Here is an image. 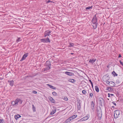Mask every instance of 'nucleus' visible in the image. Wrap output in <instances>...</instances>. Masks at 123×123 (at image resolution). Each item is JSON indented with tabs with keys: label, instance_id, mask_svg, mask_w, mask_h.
I'll list each match as a JSON object with an SVG mask.
<instances>
[{
	"label": "nucleus",
	"instance_id": "obj_1",
	"mask_svg": "<svg viewBox=\"0 0 123 123\" xmlns=\"http://www.w3.org/2000/svg\"><path fill=\"white\" fill-rule=\"evenodd\" d=\"M120 114V111L119 110H116L114 111V116L115 119L118 118Z\"/></svg>",
	"mask_w": 123,
	"mask_h": 123
},
{
	"label": "nucleus",
	"instance_id": "obj_2",
	"mask_svg": "<svg viewBox=\"0 0 123 123\" xmlns=\"http://www.w3.org/2000/svg\"><path fill=\"white\" fill-rule=\"evenodd\" d=\"M40 41L41 42L44 43H50L51 41L48 37L46 38L41 39H40Z\"/></svg>",
	"mask_w": 123,
	"mask_h": 123
},
{
	"label": "nucleus",
	"instance_id": "obj_3",
	"mask_svg": "<svg viewBox=\"0 0 123 123\" xmlns=\"http://www.w3.org/2000/svg\"><path fill=\"white\" fill-rule=\"evenodd\" d=\"M98 18L96 17V15H95L92 18V20L91 22L92 23H98Z\"/></svg>",
	"mask_w": 123,
	"mask_h": 123
},
{
	"label": "nucleus",
	"instance_id": "obj_4",
	"mask_svg": "<svg viewBox=\"0 0 123 123\" xmlns=\"http://www.w3.org/2000/svg\"><path fill=\"white\" fill-rule=\"evenodd\" d=\"M51 32V31H49V30L46 31L44 33V37H46L47 36H49L50 35V33Z\"/></svg>",
	"mask_w": 123,
	"mask_h": 123
},
{
	"label": "nucleus",
	"instance_id": "obj_5",
	"mask_svg": "<svg viewBox=\"0 0 123 123\" xmlns=\"http://www.w3.org/2000/svg\"><path fill=\"white\" fill-rule=\"evenodd\" d=\"M104 102L105 101L102 98L100 97L99 98V104L101 106L102 104H104Z\"/></svg>",
	"mask_w": 123,
	"mask_h": 123
},
{
	"label": "nucleus",
	"instance_id": "obj_6",
	"mask_svg": "<svg viewBox=\"0 0 123 123\" xmlns=\"http://www.w3.org/2000/svg\"><path fill=\"white\" fill-rule=\"evenodd\" d=\"M77 105L78 109L79 110H80L81 108L80 101L79 99H77Z\"/></svg>",
	"mask_w": 123,
	"mask_h": 123
},
{
	"label": "nucleus",
	"instance_id": "obj_7",
	"mask_svg": "<svg viewBox=\"0 0 123 123\" xmlns=\"http://www.w3.org/2000/svg\"><path fill=\"white\" fill-rule=\"evenodd\" d=\"M28 53H26L24 54L23 56L21 59L20 60V61L21 62L23 60H25L26 59L28 55Z\"/></svg>",
	"mask_w": 123,
	"mask_h": 123
},
{
	"label": "nucleus",
	"instance_id": "obj_8",
	"mask_svg": "<svg viewBox=\"0 0 123 123\" xmlns=\"http://www.w3.org/2000/svg\"><path fill=\"white\" fill-rule=\"evenodd\" d=\"M109 76L107 74H106L104 76L103 78V81L105 82H106L108 80L109 78H108Z\"/></svg>",
	"mask_w": 123,
	"mask_h": 123
},
{
	"label": "nucleus",
	"instance_id": "obj_9",
	"mask_svg": "<svg viewBox=\"0 0 123 123\" xmlns=\"http://www.w3.org/2000/svg\"><path fill=\"white\" fill-rule=\"evenodd\" d=\"M89 118V117L87 116H86L83 117V118L81 119L78 121V122H80L84 121H86Z\"/></svg>",
	"mask_w": 123,
	"mask_h": 123
},
{
	"label": "nucleus",
	"instance_id": "obj_10",
	"mask_svg": "<svg viewBox=\"0 0 123 123\" xmlns=\"http://www.w3.org/2000/svg\"><path fill=\"white\" fill-rule=\"evenodd\" d=\"M95 107V106L94 104V102L93 101H92L91 102V109L94 111V108Z\"/></svg>",
	"mask_w": 123,
	"mask_h": 123
},
{
	"label": "nucleus",
	"instance_id": "obj_11",
	"mask_svg": "<svg viewBox=\"0 0 123 123\" xmlns=\"http://www.w3.org/2000/svg\"><path fill=\"white\" fill-rule=\"evenodd\" d=\"M65 74L69 76L74 75V74L73 73L67 71L65 72Z\"/></svg>",
	"mask_w": 123,
	"mask_h": 123
},
{
	"label": "nucleus",
	"instance_id": "obj_12",
	"mask_svg": "<svg viewBox=\"0 0 123 123\" xmlns=\"http://www.w3.org/2000/svg\"><path fill=\"white\" fill-rule=\"evenodd\" d=\"M7 82H8L9 83V85L11 86H12L14 84V82L13 80H8Z\"/></svg>",
	"mask_w": 123,
	"mask_h": 123
},
{
	"label": "nucleus",
	"instance_id": "obj_13",
	"mask_svg": "<svg viewBox=\"0 0 123 123\" xmlns=\"http://www.w3.org/2000/svg\"><path fill=\"white\" fill-rule=\"evenodd\" d=\"M92 23V26L94 29H96L98 25V23Z\"/></svg>",
	"mask_w": 123,
	"mask_h": 123
},
{
	"label": "nucleus",
	"instance_id": "obj_14",
	"mask_svg": "<svg viewBox=\"0 0 123 123\" xmlns=\"http://www.w3.org/2000/svg\"><path fill=\"white\" fill-rule=\"evenodd\" d=\"M49 99L51 102L53 103H55V100L52 97H49Z\"/></svg>",
	"mask_w": 123,
	"mask_h": 123
},
{
	"label": "nucleus",
	"instance_id": "obj_15",
	"mask_svg": "<svg viewBox=\"0 0 123 123\" xmlns=\"http://www.w3.org/2000/svg\"><path fill=\"white\" fill-rule=\"evenodd\" d=\"M96 59H90L89 60V63H90L93 64L96 61Z\"/></svg>",
	"mask_w": 123,
	"mask_h": 123
},
{
	"label": "nucleus",
	"instance_id": "obj_16",
	"mask_svg": "<svg viewBox=\"0 0 123 123\" xmlns=\"http://www.w3.org/2000/svg\"><path fill=\"white\" fill-rule=\"evenodd\" d=\"M110 84L109 86H111V87H113L115 86V83L113 82L112 81H111L110 82Z\"/></svg>",
	"mask_w": 123,
	"mask_h": 123
},
{
	"label": "nucleus",
	"instance_id": "obj_17",
	"mask_svg": "<svg viewBox=\"0 0 123 123\" xmlns=\"http://www.w3.org/2000/svg\"><path fill=\"white\" fill-rule=\"evenodd\" d=\"M51 66H46L45 68H44V71H45L49 70Z\"/></svg>",
	"mask_w": 123,
	"mask_h": 123
},
{
	"label": "nucleus",
	"instance_id": "obj_18",
	"mask_svg": "<svg viewBox=\"0 0 123 123\" xmlns=\"http://www.w3.org/2000/svg\"><path fill=\"white\" fill-rule=\"evenodd\" d=\"M92 92V91L91 89H90L89 90H88V93L89 95L90 96L91 98H92L93 95Z\"/></svg>",
	"mask_w": 123,
	"mask_h": 123
},
{
	"label": "nucleus",
	"instance_id": "obj_19",
	"mask_svg": "<svg viewBox=\"0 0 123 123\" xmlns=\"http://www.w3.org/2000/svg\"><path fill=\"white\" fill-rule=\"evenodd\" d=\"M97 114L102 113V110L100 107L99 108V109L97 108Z\"/></svg>",
	"mask_w": 123,
	"mask_h": 123
},
{
	"label": "nucleus",
	"instance_id": "obj_20",
	"mask_svg": "<svg viewBox=\"0 0 123 123\" xmlns=\"http://www.w3.org/2000/svg\"><path fill=\"white\" fill-rule=\"evenodd\" d=\"M45 66H51L50 62L49 61H47L46 62Z\"/></svg>",
	"mask_w": 123,
	"mask_h": 123
},
{
	"label": "nucleus",
	"instance_id": "obj_21",
	"mask_svg": "<svg viewBox=\"0 0 123 123\" xmlns=\"http://www.w3.org/2000/svg\"><path fill=\"white\" fill-rule=\"evenodd\" d=\"M97 114V117H98V120H100L101 119V117L102 115V113L98 114Z\"/></svg>",
	"mask_w": 123,
	"mask_h": 123
},
{
	"label": "nucleus",
	"instance_id": "obj_22",
	"mask_svg": "<svg viewBox=\"0 0 123 123\" xmlns=\"http://www.w3.org/2000/svg\"><path fill=\"white\" fill-rule=\"evenodd\" d=\"M71 119H72V118L71 117H70L66 120L64 122L65 123H68L72 120Z\"/></svg>",
	"mask_w": 123,
	"mask_h": 123
},
{
	"label": "nucleus",
	"instance_id": "obj_23",
	"mask_svg": "<svg viewBox=\"0 0 123 123\" xmlns=\"http://www.w3.org/2000/svg\"><path fill=\"white\" fill-rule=\"evenodd\" d=\"M106 90L108 91L109 92H111L113 90V88L110 87H107Z\"/></svg>",
	"mask_w": 123,
	"mask_h": 123
},
{
	"label": "nucleus",
	"instance_id": "obj_24",
	"mask_svg": "<svg viewBox=\"0 0 123 123\" xmlns=\"http://www.w3.org/2000/svg\"><path fill=\"white\" fill-rule=\"evenodd\" d=\"M21 117V116L19 114L15 115L14 116L16 120L18 119L19 118Z\"/></svg>",
	"mask_w": 123,
	"mask_h": 123
},
{
	"label": "nucleus",
	"instance_id": "obj_25",
	"mask_svg": "<svg viewBox=\"0 0 123 123\" xmlns=\"http://www.w3.org/2000/svg\"><path fill=\"white\" fill-rule=\"evenodd\" d=\"M56 111V109L55 108L53 110H52L51 112L50 113V114L51 115H53L54 114V113Z\"/></svg>",
	"mask_w": 123,
	"mask_h": 123
},
{
	"label": "nucleus",
	"instance_id": "obj_26",
	"mask_svg": "<svg viewBox=\"0 0 123 123\" xmlns=\"http://www.w3.org/2000/svg\"><path fill=\"white\" fill-rule=\"evenodd\" d=\"M47 85L48 86H49V87L50 88H51L53 89H55L56 88L54 86H52V85H50L49 84H48Z\"/></svg>",
	"mask_w": 123,
	"mask_h": 123
},
{
	"label": "nucleus",
	"instance_id": "obj_27",
	"mask_svg": "<svg viewBox=\"0 0 123 123\" xmlns=\"http://www.w3.org/2000/svg\"><path fill=\"white\" fill-rule=\"evenodd\" d=\"M68 81L72 83H74L76 82V80L73 79H70L68 80Z\"/></svg>",
	"mask_w": 123,
	"mask_h": 123
},
{
	"label": "nucleus",
	"instance_id": "obj_28",
	"mask_svg": "<svg viewBox=\"0 0 123 123\" xmlns=\"http://www.w3.org/2000/svg\"><path fill=\"white\" fill-rule=\"evenodd\" d=\"M95 89L96 91L97 92H99V89L98 87L97 86H95Z\"/></svg>",
	"mask_w": 123,
	"mask_h": 123
},
{
	"label": "nucleus",
	"instance_id": "obj_29",
	"mask_svg": "<svg viewBox=\"0 0 123 123\" xmlns=\"http://www.w3.org/2000/svg\"><path fill=\"white\" fill-rule=\"evenodd\" d=\"M32 109L33 112H35L36 111V108L35 106H34V105H32Z\"/></svg>",
	"mask_w": 123,
	"mask_h": 123
},
{
	"label": "nucleus",
	"instance_id": "obj_30",
	"mask_svg": "<svg viewBox=\"0 0 123 123\" xmlns=\"http://www.w3.org/2000/svg\"><path fill=\"white\" fill-rule=\"evenodd\" d=\"M15 101V102L16 105H17L18 104V102H19V99L17 98L16 99Z\"/></svg>",
	"mask_w": 123,
	"mask_h": 123
},
{
	"label": "nucleus",
	"instance_id": "obj_31",
	"mask_svg": "<svg viewBox=\"0 0 123 123\" xmlns=\"http://www.w3.org/2000/svg\"><path fill=\"white\" fill-rule=\"evenodd\" d=\"M77 115H75L70 117L72 118L71 119L72 120L75 118L76 117H77Z\"/></svg>",
	"mask_w": 123,
	"mask_h": 123
},
{
	"label": "nucleus",
	"instance_id": "obj_32",
	"mask_svg": "<svg viewBox=\"0 0 123 123\" xmlns=\"http://www.w3.org/2000/svg\"><path fill=\"white\" fill-rule=\"evenodd\" d=\"M74 44L73 43H70L69 45L68 46V47H73L74 46Z\"/></svg>",
	"mask_w": 123,
	"mask_h": 123
},
{
	"label": "nucleus",
	"instance_id": "obj_33",
	"mask_svg": "<svg viewBox=\"0 0 123 123\" xmlns=\"http://www.w3.org/2000/svg\"><path fill=\"white\" fill-rule=\"evenodd\" d=\"M12 104L14 106H17L15 101H13L12 102Z\"/></svg>",
	"mask_w": 123,
	"mask_h": 123
},
{
	"label": "nucleus",
	"instance_id": "obj_34",
	"mask_svg": "<svg viewBox=\"0 0 123 123\" xmlns=\"http://www.w3.org/2000/svg\"><path fill=\"white\" fill-rule=\"evenodd\" d=\"M92 6H88V7H86V10H89V9H92Z\"/></svg>",
	"mask_w": 123,
	"mask_h": 123
},
{
	"label": "nucleus",
	"instance_id": "obj_35",
	"mask_svg": "<svg viewBox=\"0 0 123 123\" xmlns=\"http://www.w3.org/2000/svg\"><path fill=\"white\" fill-rule=\"evenodd\" d=\"M112 74H113L114 76H117L118 75L114 71H113L112 73Z\"/></svg>",
	"mask_w": 123,
	"mask_h": 123
},
{
	"label": "nucleus",
	"instance_id": "obj_36",
	"mask_svg": "<svg viewBox=\"0 0 123 123\" xmlns=\"http://www.w3.org/2000/svg\"><path fill=\"white\" fill-rule=\"evenodd\" d=\"M52 94L54 96H56L57 95V93L55 92H53L52 93Z\"/></svg>",
	"mask_w": 123,
	"mask_h": 123
},
{
	"label": "nucleus",
	"instance_id": "obj_37",
	"mask_svg": "<svg viewBox=\"0 0 123 123\" xmlns=\"http://www.w3.org/2000/svg\"><path fill=\"white\" fill-rule=\"evenodd\" d=\"M21 38L20 37L18 38L16 40V42L18 43V42L21 41V40H20Z\"/></svg>",
	"mask_w": 123,
	"mask_h": 123
},
{
	"label": "nucleus",
	"instance_id": "obj_38",
	"mask_svg": "<svg viewBox=\"0 0 123 123\" xmlns=\"http://www.w3.org/2000/svg\"><path fill=\"white\" fill-rule=\"evenodd\" d=\"M4 121L3 119H0V123H4Z\"/></svg>",
	"mask_w": 123,
	"mask_h": 123
},
{
	"label": "nucleus",
	"instance_id": "obj_39",
	"mask_svg": "<svg viewBox=\"0 0 123 123\" xmlns=\"http://www.w3.org/2000/svg\"><path fill=\"white\" fill-rule=\"evenodd\" d=\"M82 93L84 94H85V95H86V92L85 91V90H82Z\"/></svg>",
	"mask_w": 123,
	"mask_h": 123
},
{
	"label": "nucleus",
	"instance_id": "obj_40",
	"mask_svg": "<svg viewBox=\"0 0 123 123\" xmlns=\"http://www.w3.org/2000/svg\"><path fill=\"white\" fill-rule=\"evenodd\" d=\"M18 103L20 104H21L22 103V101L20 99H19V102H18Z\"/></svg>",
	"mask_w": 123,
	"mask_h": 123
},
{
	"label": "nucleus",
	"instance_id": "obj_41",
	"mask_svg": "<svg viewBox=\"0 0 123 123\" xmlns=\"http://www.w3.org/2000/svg\"><path fill=\"white\" fill-rule=\"evenodd\" d=\"M32 92L34 94H37V91L35 90L33 91Z\"/></svg>",
	"mask_w": 123,
	"mask_h": 123
},
{
	"label": "nucleus",
	"instance_id": "obj_42",
	"mask_svg": "<svg viewBox=\"0 0 123 123\" xmlns=\"http://www.w3.org/2000/svg\"><path fill=\"white\" fill-rule=\"evenodd\" d=\"M119 62L120 64L123 67V63L122 62H121V60L119 61Z\"/></svg>",
	"mask_w": 123,
	"mask_h": 123
},
{
	"label": "nucleus",
	"instance_id": "obj_43",
	"mask_svg": "<svg viewBox=\"0 0 123 123\" xmlns=\"http://www.w3.org/2000/svg\"><path fill=\"white\" fill-rule=\"evenodd\" d=\"M116 83L117 84H119L120 83V81L119 80H117L116 81Z\"/></svg>",
	"mask_w": 123,
	"mask_h": 123
},
{
	"label": "nucleus",
	"instance_id": "obj_44",
	"mask_svg": "<svg viewBox=\"0 0 123 123\" xmlns=\"http://www.w3.org/2000/svg\"><path fill=\"white\" fill-rule=\"evenodd\" d=\"M106 84H107L109 85H110V82L108 81V80L107 81H107H106Z\"/></svg>",
	"mask_w": 123,
	"mask_h": 123
},
{
	"label": "nucleus",
	"instance_id": "obj_45",
	"mask_svg": "<svg viewBox=\"0 0 123 123\" xmlns=\"http://www.w3.org/2000/svg\"><path fill=\"white\" fill-rule=\"evenodd\" d=\"M112 103L114 104V105L116 106V104L115 103V102H112Z\"/></svg>",
	"mask_w": 123,
	"mask_h": 123
},
{
	"label": "nucleus",
	"instance_id": "obj_46",
	"mask_svg": "<svg viewBox=\"0 0 123 123\" xmlns=\"http://www.w3.org/2000/svg\"><path fill=\"white\" fill-rule=\"evenodd\" d=\"M89 81L90 82L91 84L92 83V81L90 79L89 80Z\"/></svg>",
	"mask_w": 123,
	"mask_h": 123
},
{
	"label": "nucleus",
	"instance_id": "obj_47",
	"mask_svg": "<svg viewBox=\"0 0 123 123\" xmlns=\"http://www.w3.org/2000/svg\"><path fill=\"white\" fill-rule=\"evenodd\" d=\"M110 94L109 93H108V97H110Z\"/></svg>",
	"mask_w": 123,
	"mask_h": 123
},
{
	"label": "nucleus",
	"instance_id": "obj_48",
	"mask_svg": "<svg viewBox=\"0 0 123 123\" xmlns=\"http://www.w3.org/2000/svg\"><path fill=\"white\" fill-rule=\"evenodd\" d=\"M51 2V1L50 0H48L47 2V3H49V2Z\"/></svg>",
	"mask_w": 123,
	"mask_h": 123
},
{
	"label": "nucleus",
	"instance_id": "obj_49",
	"mask_svg": "<svg viewBox=\"0 0 123 123\" xmlns=\"http://www.w3.org/2000/svg\"><path fill=\"white\" fill-rule=\"evenodd\" d=\"M121 55L120 54H119V55L118 56V57L119 58H120V57H121Z\"/></svg>",
	"mask_w": 123,
	"mask_h": 123
},
{
	"label": "nucleus",
	"instance_id": "obj_50",
	"mask_svg": "<svg viewBox=\"0 0 123 123\" xmlns=\"http://www.w3.org/2000/svg\"><path fill=\"white\" fill-rule=\"evenodd\" d=\"M64 100H66V101H67V100H68V98H65L64 99Z\"/></svg>",
	"mask_w": 123,
	"mask_h": 123
},
{
	"label": "nucleus",
	"instance_id": "obj_51",
	"mask_svg": "<svg viewBox=\"0 0 123 123\" xmlns=\"http://www.w3.org/2000/svg\"><path fill=\"white\" fill-rule=\"evenodd\" d=\"M110 95L111 96H114V94H110Z\"/></svg>",
	"mask_w": 123,
	"mask_h": 123
},
{
	"label": "nucleus",
	"instance_id": "obj_52",
	"mask_svg": "<svg viewBox=\"0 0 123 123\" xmlns=\"http://www.w3.org/2000/svg\"><path fill=\"white\" fill-rule=\"evenodd\" d=\"M112 108H115V107H114V106H112Z\"/></svg>",
	"mask_w": 123,
	"mask_h": 123
},
{
	"label": "nucleus",
	"instance_id": "obj_53",
	"mask_svg": "<svg viewBox=\"0 0 123 123\" xmlns=\"http://www.w3.org/2000/svg\"><path fill=\"white\" fill-rule=\"evenodd\" d=\"M74 54V53H71L70 54L71 55H73Z\"/></svg>",
	"mask_w": 123,
	"mask_h": 123
},
{
	"label": "nucleus",
	"instance_id": "obj_54",
	"mask_svg": "<svg viewBox=\"0 0 123 123\" xmlns=\"http://www.w3.org/2000/svg\"><path fill=\"white\" fill-rule=\"evenodd\" d=\"M51 2H51V3H54V2L52 1H51Z\"/></svg>",
	"mask_w": 123,
	"mask_h": 123
},
{
	"label": "nucleus",
	"instance_id": "obj_55",
	"mask_svg": "<svg viewBox=\"0 0 123 123\" xmlns=\"http://www.w3.org/2000/svg\"><path fill=\"white\" fill-rule=\"evenodd\" d=\"M91 86H92V88H93V85H91Z\"/></svg>",
	"mask_w": 123,
	"mask_h": 123
},
{
	"label": "nucleus",
	"instance_id": "obj_56",
	"mask_svg": "<svg viewBox=\"0 0 123 123\" xmlns=\"http://www.w3.org/2000/svg\"><path fill=\"white\" fill-rule=\"evenodd\" d=\"M91 84V85H93L92 83Z\"/></svg>",
	"mask_w": 123,
	"mask_h": 123
},
{
	"label": "nucleus",
	"instance_id": "obj_57",
	"mask_svg": "<svg viewBox=\"0 0 123 123\" xmlns=\"http://www.w3.org/2000/svg\"><path fill=\"white\" fill-rule=\"evenodd\" d=\"M65 123V122H63V123Z\"/></svg>",
	"mask_w": 123,
	"mask_h": 123
},
{
	"label": "nucleus",
	"instance_id": "obj_58",
	"mask_svg": "<svg viewBox=\"0 0 123 123\" xmlns=\"http://www.w3.org/2000/svg\"><path fill=\"white\" fill-rule=\"evenodd\" d=\"M111 109L112 110H112V108H111Z\"/></svg>",
	"mask_w": 123,
	"mask_h": 123
}]
</instances>
